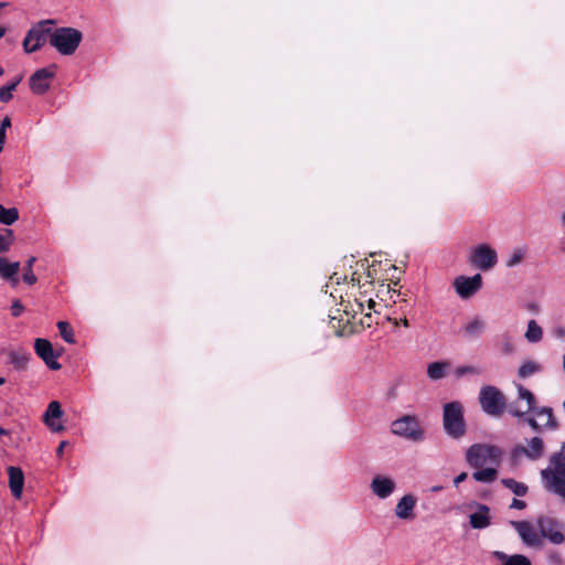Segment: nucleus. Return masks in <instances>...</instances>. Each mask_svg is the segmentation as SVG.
Returning a JSON list of instances; mask_svg holds the SVG:
<instances>
[{"instance_id": "obj_7", "label": "nucleus", "mask_w": 565, "mask_h": 565, "mask_svg": "<svg viewBox=\"0 0 565 565\" xmlns=\"http://www.w3.org/2000/svg\"><path fill=\"white\" fill-rule=\"evenodd\" d=\"M469 263L476 268L487 271L497 265L498 254L489 244H479L472 248Z\"/></svg>"}, {"instance_id": "obj_4", "label": "nucleus", "mask_w": 565, "mask_h": 565, "mask_svg": "<svg viewBox=\"0 0 565 565\" xmlns=\"http://www.w3.org/2000/svg\"><path fill=\"white\" fill-rule=\"evenodd\" d=\"M443 426L446 434L454 439H459L466 434L463 407L460 402L444 405Z\"/></svg>"}, {"instance_id": "obj_9", "label": "nucleus", "mask_w": 565, "mask_h": 565, "mask_svg": "<svg viewBox=\"0 0 565 565\" xmlns=\"http://www.w3.org/2000/svg\"><path fill=\"white\" fill-rule=\"evenodd\" d=\"M537 527L542 535V542L548 540L553 544H562L565 541L564 525L550 516L537 518Z\"/></svg>"}, {"instance_id": "obj_50", "label": "nucleus", "mask_w": 565, "mask_h": 565, "mask_svg": "<svg viewBox=\"0 0 565 565\" xmlns=\"http://www.w3.org/2000/svg\"><path fill=\"white\" fill-rule=\"evenodd\" d=\"M562 223L565 225V212L562 214Z\"/></svg>"}, {"instance_id": "obj_48", "label": "nucleus", "mask_w": 565, "mask_h": 565, "mask_svg": "<svg viewBox=\"0 0 565 565\" xmlns=\"http://www.w3.org/2000/svg\"><path fill=\"white\" fill-rule=\"evenodd\" d=\"M7 6H8V3H7V2H0V9H3V8H6Z\"/></svg>"}, {"instance_id": "obj_20", "label": "nucleus", "mask_w": 565, "mask_h": 565, "mask_svg": "<svg viewBox=\"0 0 565 565\" xmlns=\"http://www.w3.org/2000/svg\"><path fill=\"white\" fill-rule=\"evenodd\" d=\"M9 487L12 495L15 499H20L22 497L23 486H24V475L23 471L18 467H9Z\"/></svg>"}, {"instance_id": "obj_24", "label": "nucleus", "mask_w": 565, "mask_h": 565, "mask_svg": "<svg viewBox=\"0 0 565 565\" xmlns=\"http://www.w3.org/2000/svg\"><path fill=\"white\" fill-rule=\"evenodd\" d=\"M470 524L473 529H486L490 525L489 508L487 505H479L478 511L471 513Z\"/></svg>"}, {"instance_id": "obj_27", "label": "nucleus", "mask_w": 565, "mask_h": 565, "mask_svg": "<svg viewBox=\"0 0 565 565\" xmlns=\"http://www.w3.org/2000/svg\"><path fill=\"white\" fill-rule=\"evenodd\" d=\"M524 337L529 342L536 343L542 340L543 330L535 320H530Z\"/></svg>"}, {"instance_id": "obj_21", "label": "nucleus", "mask_w": 565, "mask_h": 565, "mask_svg": "<svg viewBox=\"0 0 565 565\" xmlns=\"http://www.w3.org/2000/svg\"><path fill=\"white\" fill-rule=\"evenodd\" d=\"M493 557L500 562V565H532L531 559L523 554H507L501 551H494Z\"/></svg>"}, {"instance_id": "obj_38", "label": "nucleus", "mask_w": 565, "mask_h": 565, "mask_svg": "<svg viewBox=\"0 0 565 565\" xmlns=\"http://www.w3.org/2000/svg\"><path fill=\"white\" fill-rule=\"evenodd\" d=\"M500 350L505 355H510L514 352V343L509 335L502 337L500 342Z\"/></svg>"}, {"instance_id": "obj_32", "label": "nucleus", "mask_w": 565, "mask_h": 565, "mask_svg": "<svg viewBox=\"0 0 565 565\" xmlns=\"http://www.w3.org/2000/svg\"><path fill=\"white\" fill-rule=\"evenodd\" d=\"M502 483L515 495L523 497L527 492V487L524 483L515 481L514 479H503Z\"/></svg>"}, {"instance_id": "obj_53", "label": "nucleus", "mask_w": 565, "mask_h": 565, "mask_svg": "<svg viewBox=\"0 0 565 565\" xmlns=\"http://www.w3.org/2000/svg\"><path fill=\"white\" fill-rule=\"evenodd\" d=\"M2 75H3V68L0 67V76H2Z\"/></svg>"}, {"instance_id": "obj_28", "label": "nucleus", "mask_w": 565, "mask_h": 565, "mask_svg": "<svg viewBox=\"0 0 565 565\" xmlns=\"http://www.w3.org/2000/svg\"><path fill=\"white\" fill-rule=\"evenodd\" d=\"M19 218V212L15 207L6 209L0 204V223L11 225Z\"/></svg>"}, {"instance_id": "obj_26", "label": "nucleus", "mask_w": 565, "mask_h": 565, "mask_svg": "<svg viewBox=\"0 0 565 565\" xmlns=\"http://www.w3.org/2000/svg\"><path fill=\"white\" fill-rule=\"evenodd\" d=\"M498 477L497 466L479 468L472 473V478L478 482L490 483Z\"/></svg>"}, {"instance_id": "obj_49", "label": "nucleus", "mask_w": 565, "mask_h": 565, "mask_svg": "<svg viewBox=\"0 0 565 565\" xmlns=\"http://www.w3.org/2000/svg\"><path fill=\"white\" fill-rule=\"evenodd\" d=\"M7 434V430L2 427H0V435H6Z\"/></svg>"}, {"instance_id": "obj_3", "label": "nucleus", "mask_w": 565, "mask_h": 565, "mask_svg": "<svg viewBox=\"0 0 565 565\" xmlns=\"http://www.w3.org/2000/svg\"><path fill=\"white\" fill-rule=\"evenodd\" d=\"M391 433L412 443H422L426 438V430L415 415H404L393 420Z\"/></svg>"}, {"instance_id": "obj_51", "label": "nucleus", "mask_w": 565, "mask_h": 565, "mask_svg": "<svg viewBox=\"0 0 565 565\" xmlns=\"http://www.w3.org/2000/svg\"><path fill=\"white\" fill-rule=\"evenodd\" d=\"M6 380L3 377H0V385L4 384Z\"/></svg>"}, {"instance_id": "obj_46", "label": "nucleus", "mask_w": 565, "mask_h": 565, "mask_svg": "<svg viewBox=\"0 0 565 565\" xmlns=\"http://www.w3.org/2000/svg\"><path fill=\"white\" fill-rule=\"evenodd\" d=\"M6 34V29L0 26V39Z\"/></svg>"}, {"instance_id": "obj_18", "label": "nucleus", "mask_w": 565, "mask_h": 565, "mask_svg": "<svg viewBox=\"0 0 565 565\" xmlns=\"http://www.w3.org/2000/svg\"><path fill=\"white\" fill-rule=\"evenodd\" d=\"M416 498L413 494L403 495L395 505V515L401 520H413Z\"/></svg>"}, {"instance_id": "obj_37", "label": "nucleus", "mask_w": 565, "mask_h": 565, "mask_svg": "<svg viewBox=\"0 0 565 565\" xmlns=\"http://www.w3.org/2000/svg\"><path fill=\"white\" fill-rule=\"evenodd\" d=\"M524 255H525V252L521 248H516L514 249L511 255L509 256V258L507 259V267H514L516 265H519L523 258H524Z\"/></svg>"}, {"instance_id": "obj_1", "label": "nucleus", "mask_w": 565, "mask_h": 565, "mask_svg": "<svg viewBox=\"0 0 565 565\" xmlns=\"http://www.w3.org/2000/svg\"><path fill=\"white\" fill-rule=\"evenodd\" d=\"M544 488L565 500V456L555 454L547 468L541 472Z\"/></svg>"}, {"instance_id": "obj_41", "label": "nucleus", "mask_w": 565, "mask_h": 565, "mask_svg": "<svg viewBox=\"0 0 565 565\" xmlns=\"http://www.w3.org/2000/svg\"><path fill=\"white\" fill-rule=\"evenodd\" d=\"M510 508L522 510L525 508V502L523 500L513 499L512 503L510 504Z\"/></svg>"}, {"instance_id": "obj_11", "label": "nucleus", "mask_w": 565, "mask_h": 565, "mask_svg": "<svg viewBox=\"0 0 565 565\" xmlns=\"http://www.w3.org/2000/svg\"><path fill=\"white\" fill-rule=\"evenodd\" d=\"M396 488L395 479L387 475H375L370 482L372 493L380 500L390 498Z\"/></svg>"}, {"instance_id": "obj_13", "label": "nucleus", "mask_w": 565, "mask_h": 565, "mask_svg": "<svg viewBox=\"0 0 565 565\" xmlns=\"http://www.w3.org/2000/svg\"><path fill=\"white\" fill-rule=\"evenodd\" d=\"M482 285V277L476 274L472 277L459 276L455 279L454 287L456 292L463 299L475 295Z\"/></svg>"}, {"instance_id": "obj_17", "label": "nucleus", "mask_w": 565, "mask_h": 565, "mask_svg": "<svg viewBox=\"0 0 565 565\" xmlns=\"http://www.w3.org/2000/svg\"><path fill=\"white\" fill-rule=\"evenodd\" d=\"M63 416V411L61 408V405L57 401H52L47 409L44 414V423L47 425V427L54 431H62L64 429V426L62 423L56 422V419H60Z\"/></svg>"}, {"instance_id": "obj_15", "label": "nucleus", "mask_w": 565, "mask_h": 565, "mask_svg": "<svg viewBox=\"0 0 565 565\" xmlns=\"http://www.w3.org/2000/svg\"><path fill=\"white\" fill-rule=\"evenodd\" d=\"M36 354L44 361L51 370H60L61 364L57 362V356L54 353L53 347L50 341L45 339H36L34 342Z\"/></svg>"}, {"instance_id": "obj_30", "label": "nucleus", "mask_w": 565, "mask_h": 565, "mask_svg": "<svg viewBox=\"0 0 565 565\" xmlns=\"http://www.w3.org/2000/svg\"><path fill=\"white\" fill-rule=\"evenodd\" d=\"M21 82V77L15 78L12 83L4 85L0 88V102L8 103L13 97V92Z\"/></svg>"}, {"instance_id": "obj_8", "label": "nucleus", "mask_w": 565, "mask_h": 565, "mask_svg": "<svg viewBox=\"0 0 565 565\" xmlns=\"http://www.w3.org/2000/svg\"><path fill=\"white\" fill-rule=\"evenodd\" d=\"M511 525L519 534L522 543L527 547L539 548L543 546L537 520L535 523L530 521H511Z\"/></svg>"}, {"instance_id": "obj_31", "label": "nucleus", "mask_w": 565, "mask_h": 565, "mask_svg": "<svg viewBox=\"0 0 565 565\" xmlns=\"http://www.w3.org/2000/svg\"><path fill=\"white\" fill-rule=\"evenodd\" d=\"M540 370H541V366L536 362H534V361H525L519 367L518 374H519L520 377L525 379V377H529V376L535 374Z\"/></svg>"}, {"instance_id": "obj_19", "label": "nucleus", "mask_w": 565, "mask_h": 565, "mask_svg": "<svg viewBox=\"0 0 565 565\" xmlns=\"http://www.w3.org/2000/svg\"><path fill=\"white\" fill-rule=\"evenodd\" d=\"M544 443L540 437L531 438L526 446H518L514 449V456L525 455L530 459H537L543 455Z\"/></svg>"}, {"instance_id": "obj_36", "label": "nucleus", "mask_w": 565, "mask_h": 565, "mask_svg": "<svg viewBox=\"0 0 565 565\" xmlns=\"http://www.w3.org/2000/svg\"><path fill=\"white\" fill-rule=\"evenodd\" d=\"M366 303H367V311H365L364 303L360 302V301L356 302L358 309L353 308L352 310L354 311V313H358V312L364 313V317L366 319H371V311L373 310L374 312H376L375 307H376L377 303L373 299H371V298L366 301Z\"/></svg>"}, {"instance_id": "obj_14", "label": "nucleus", "mask_w": 565, "mask_h": 565, "mask_svg": "<svg viewBox=\"0 0 565 565\" xmlns=\"http://www.w3.org/2000/svg\"><path fill=\"white\" fill-rule=\"evenodd\" d=\"M54 68H55V66H52L51 68L38 70L30 77V88L34 94L43 95L44 93H46L49 90L50 82L55 74Z\"/></svg>"}, {"instance_id": "obj_25", "label": "nucleus", "mask_w": 565, "mask_h": 565, "mask_svg": "<svg viewBox=\"0 0 565 565\" xmlns=\"http://www.w3.org/2000/svg\"><path fill=\"white\" fill-rule=\"evenodd\" d=\"M450 369L448 361H436L427 365V376L431 381H438L446 376L447 371Z\"/></svg>"}, {"instance_id": "obj_29", "label": "nucleus", "mask_w": 565, "mask_h": 565, "mask_svg": "<svg viewBox=\"0 0 565 565\" xmlns=\"http://www.w3.org/2000/svg\"><path fill=\"white\" fill-rule=\"evenodd\" d=\"M13 242V231L8 228H0V254L8 252Z\"/></svg>"}, {"instance_id": "obj_33", "label": "nucleus", "mask_w": 565, "mask_h": 565, "mask_svg": "<svg viewBox=\"0 0 565 565\" xmlns=\"http://www.w3.org/2000/svg\"><path fill=\"white\" fill-rule=\"evenodd\" d=\"M481 373V369L475 365H460L457 366L454 371V374L457 379L463 377L466 375H480Z\"/></svg>"}, {"instance_id": "obj_16", "label": "nucleus", "mask_w": 565, "mask_h": 565, "mask_svg": "<svg viewBox=\"0 0 565 565\" xmlns=\"http://www.w3.org/2000/svg\"><path fill=\"white\" fill-rule=\"evenodd\" d=\"M519 399L525 402L524 406L520 405H511L510 413L516 417L524 416L525 414L534 411L535 408V398L532 392L522 385H518Z\"/></svg>"}, {"instance_id": "obj_45", "label": "nucleus", "mask_w": 565, "mask_h": 565, "mask_svg": "<svg viewBox=\"0 0 565 565\" xmlns=\"http://www.w3.org/2000/svg\"><path fill=\"white\" fill-rule=\"evenodd\" d=\"M402 323L405 328H408L409 327V323H408V320L407 319H403L402 320Z\"/></svg>"}, {"instance_id": "obj_44", "label": "nucleus", "mask_w": 565, "mask_h": 565, "mask_svg": "<svg viewBox=\"0 0 565 565\" xmlns=\"http://www.w3.org/2000/svg\"><path fill=\"white\" fill-rule=\"evenodd\" d=\"M65 446H66V441H62V443L60 444V446H58V448H57V450H56L57 456H62V454H63V449H64V447H65Z\"/></svg>"}, {"instance_id": "obj_39", "label": "nucleus", "mask_w": 565, "mask_h": 565, "mask_svg": "<svg viewBox=\"0 0 565 565\" xmlns=\"http://www.w3.org/2000/svg\"><path fill=\"white\" fill-rule=\"evenodd\" d=\"M10 126H11V119L9 117H4L0 121V152L3 150V145L6 141V132Z\"/></svg>"}, {"instance_id": "obj_34", "label": "nucleus", "mask_w": 565, "mask_h": 565, "mask_svg": "<svg viewBox=\"0 0 565 565\" xmlns=\"http://www.w3.org/2000/svg\"><path fill=\"white\" fill-rule=\"evenodd\" d=\"M36 262L34 256H31L25 263V273L23 275V280L28 285H34L36 282V276L33 273V265Z\"/></svg>"}, {"instance_id": "obj_12", "label": "nucleus", "mask_w": 565, "mask_h": 565, "mask_svg": "<svg viewBox=\"0 0 565 565\" xmlns=\"http://www.w3.org/2000/svg\"><path fill=\"white\" fill-rule=\"evenodd\" d=\"M531 416L525 420L534 429L540 430L542 428H554L556 422L553 416V411L550 407H535L531 411Z\"/></svg>"}, {"instance_id": "obj_35", "label": "nucleus", "mask_w": 565, "mask_h": 565, "mask_svg": "<svg viewBox=\"0 0 565 565\" xmlns=\"http://www.w3.org/2000/svg\"><path fill=\"white\" fill-rule=\"evenodd\" d=\"M57 328L60 331L61 337L66 341L67 343H74V333L68 322L66 321H58Z\"/></svg>"}, {"instance_id": "obj_5", "label": "nucleus", "mask_w": 565, "mask_h": 565, "mask_svg": "<svg viewBox=\"0 0 565 565\" xmlns=\"http://www.w3.org/2000/svg\"><path fill=\"white\" fill-rule=\"evenodd\" d=\"M82 32L74 28L51 30L50 44L62 55H72L82 41Z\"/></svg>"}, {"instance_id": "obj_52", "label": "nucleus", "mask_w": 565, "mask_h": 565, "mask_svg": "<svg viewBox=\"0 0 565 565\" xmlns=\"http://www.w3.org/2000/svg\"><path fill=\"white\" fill-rule=\"evenodd\" d=\"M562 451H565V441L562 444V448H561Z\"/></svg>"}, {"instance_id": "obj_40", "label": "nucleus", "mask_w": 565, "mask_h": 565, "mask_svg": "<svg viewBox=\"0 0 565 565\" xmlns=\"http://www.w3.org/2000/svg\"><path fill=\"white\" fill-rule=\"evenodd\" d=\"M24 310L23 305L19 300H14L11 305V313L13 317H19Z\"/></svg>"}, {"instance_id": "obj_6", "label": "nucleus", "mask_w": 565, "mask_h": 565, "mask_svg": "<svg viewBox=\"0 0 565 565\" xmlns=\"http://www.w3.org/2000/svg\"><path fill=\"white\" fill-rule=\"evenodd\" d=\"M479 402L482 411L490 416H499L505 407L503 394L492 385L481 387Z\"/></svg>"}, {"instance_id": "obj_23", "label": "nucleus", "mask_w": 565, "mask_h": 565, "mask_svg": "<svg viewBox=\"0 0 565 565\" xmlns=\"http://www.w3.org/2000/svg\"><path fill=\"white\" fill-rule=\"evenodd\" d=\"M484 330L486 321L479 317L472 318L462 328L463 335L468 339L479 338L484 332Z\"/></svg>"}, {"instance_id": "obj_43", "label": "nucleus", "mask_w": 565, "mask_h": 565, "mask_svg": "<svg viewBox=\"0 0 565 565\" xmlns=\"http://www.w3.org/2000/svg\"><path fill=\"white\" fill-rule=\"evenodd\" d=\"M548 562L551 564H561L562 559L556 553L548 554Z\"/></svg>"}, {"instance_id": "obj_42", "label": "nucleus", "mask_w": 565, "mask_h": 565, "mask_svg": "<svg viewBox=\"0 0 565 565\" xmlns=\"http://www.w3.org/2000/svg\"><path fill=\"white\" fill-rule=\"evenodd\" d=\"M468 475L467 472H461L459 473L455 479H454V484L456 487H458L462 481H465L467 479Z\"/></svg>"}, {"instance_id": "obj_22", "label": "nucleus", "mask_w": 565, "mask_h": 565, "mask_svg": "<svg viewBox=\"0 0 565 565\" xmlns=\"http://www.w3.org/2000/svg\"><path fill=\"white\" fill-rule=\"evenodd\" d=\"M20 270L19 262H8L7 258L0 257V278L11 281L13 285L18 282L17 275Z\"/></svg>"}, {"instance_id": "obj_47", "label": "nucleus", "mask_w": 565, "mask_h": 565, "mask_svg": "<svg viewBox=\"0 0 565 565\" xmlns=\"http://www.w3.org/2000/svg\"><path fill=\"white\" fill-rule=\"evenodd\" d=\"M441 489H443V487H440V486H436V487H433V488H431V491L436 492V491H439V490H441Z\"/></svg>"}, {"instance_id": "obj_10", "label": "nucleus", "mask_w": 565, "mask_h": 565, "mask_svg": "<svg viewBox=\"0 0 565 565\" xmlns=\"http://www.w3.org/2000/svg\"><path fill=\"white\" fill-rule=\"evenodd\" d=\"M51 29L40 23L31 28L24 40L23 47L26 53H33L40 50L47 41L50 42Z\"/></svg>"}, {"instance_id": "obj_2", "label": "nucleus", "mask_w": 565, "mask_h": 565, "mask_svg": "<svg viewBox=\"0 0 565 565\" xmlns=\"http://www.w3.org/2000/svg\"><path fill=\"white\" fill-rule=\"evenodd\" d=\"M502 451L489 444H473L466 451V461L472 468L499 466Z\"/></svg>"}]
</instances>
